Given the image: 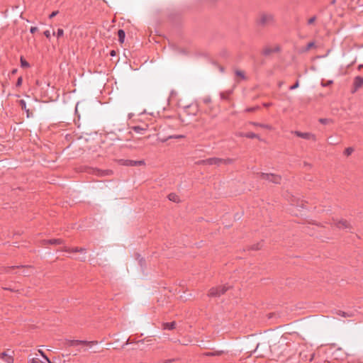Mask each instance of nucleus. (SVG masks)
<instances>
[{
    "label": "nucleus",
    "mask_w": 363,
    "mask_h": 363,
    "mask_svg": "<svg viewBox=\"0 0 363 363\" xmlns=\"http://www.w3.org/2000/svg\"><path fill=\"white\" fill-rule=\"evenodd\" d=\"M274 16L270 13H261L257 19V23L261 26H267L272 24Z\"/></svg>",
    "instance_id": "obj_1"
},
{
    "label": "nucleus",
    "mask_w": 363,
    "mask_h": 363,
    "mask_svg": "<svg viewBox=\"0 0 363 363\" xmlns=\"http://www.w3.org/2000/svg\"><path fill=\"white\" fill-rule=\"evenodd\" d=\"M259 178L262 179L268 180L274 184H279L281 182V177L279 175L274 174L259 173Z\"/></svg>",
    "instance_id": "obj_2"
},
{
    "label": "nucleus",
    "mask_w": 363,
    "mask_h": 363,
    "mask_svg": "<svg viewBox=\"0 0 363 363\" xmlns=\"http://www.w3.org/2000/svg\"><path fill=\"white\" fill-rule=\"evenodd\" d=\"M230 286H221L216 288L211 289L208 296L210 297H218L220 295L223 294L225 291L228 290Z\"/></svg>",
    "instance_id": "obj_3"
},
{
    "label": "nucleus",
    "mask_w": 363,
    "mask_h": 363,
    "mask_svg": "<svg viewBox=\"0 0 363 363\" xmlns=\"http://www.w3.org/2000/svg\"><path fill=\"white\" fill-rule=\"evenodd\" d=\"M233 160L231 159H220L217 157H212L209 158L206 160V163L208 164H216V165H220L221 164H229L231 163Z\"/></svg>",
    "instance_id": "obj_4"
},
{
    "label": "nucleus",
    "mask_w": 363,
    "mask_h": 363,
    "mask_svg": "<svg viewBox=\"0 0 363 363\" xmlns=\"http://www.w3.org/2000/svg\"><path fill=\"white\" fill-rule=\"evenodd\" d=\"M98 343L97 341H86V340H69L67 342V345L70 347H74L79 345H88L90 347L93 345H95Z\"/></svg>",
    "instance_id": "obj_5"
},
{
    "label": "nucleus",
    "mask_w": 363,
    "mask_h": 363,
    "mask_svg": "<svg viewBox=\"0 0 363 363\" xmlns=\"http://www.w3.org/2000/svg\"><path fill=\"white\" fill-rule=\"evenodd\" d=\"M120 164L124 166L133 167L145 165L144 160H121Z\"/></svg>",
    "instance_id": "obj_6"
},
{
    "label": "nucleus",
    "mask_w": 363,
    "mask_h": 363,
    "mask_svg": "<svg viewBox=\"0 0 363 363\" xmlns=\"http://www.w3.org/2000/svg\"><path fill=\"white\" fill-rule=\"evenodd\" d=\"M133 142H134V145L125 144L123 147H125L126 148L131 149V150H141L143 148L144 145L142 143L141 138H137V139L134 140Z\"/></svg>",
    "instance_id": "obj_7"
},
{
    "label": "nucleus",
    "mask_w": 363,
    "mask_h": 363,
    "mask_svg": "<svg viewBox=\"0 0 363 363\" xmlns=\"http://www.w3.org/2000/svg\"><path fill=\"white\" fill-rule=\"evenodd\" d=\"M291 133L296 136L306 140H312L313 141L316 140L315 135L311 133H303L298 130L292 131Z\"/></svg>",
    "instance_id": "obj_8"
},
{
    "label": "nucleus",
    "mask_w": 363,
    "mask_h": 363,
    "mask_svg": "<svg viewBox=\"0 0 363 363\" xmlns=\"http://www.w3.org/2000/svg\"><path fill=\"white\" fill-rule=\"evenodd\" d=\"M335 225L339 229H350L351 225L346 220H334Z\"/></svg>",
    "instance_id": "obj_9"
},
{
    "label": "nucleus",
    "mask_w": 363,
    "mask_h": 363,
    "mask_svg": "<svg viewBox=\"0 0 363 363\" xmlns=\"http://www.w3.org/2000/svg\"><path fill=\"white\" fill-rule=\"evenodd\" d=\"M65 251L67 252H80L81 254L85 255L86 253V249L85 248H79V247H74V248H69V247H65ZM81 261H84L86 259L85 255H83L82 257H80L78 258Z\"/></svg>",
    "instance_id": "obj_10"
},
{
    "label": "nucleus",
    "mask_w": 363,
    "mask_h": 363,
    "mask_svg": "<svg viewBox=\"0 0 363 363\" xmlns=\"http://www.w3.org/2000/svg\"><path fill=\"white\" fill-rule=\"evenodd\" d=\"M280 50L279 47L278 45H276L274 47H265L262 50V55L264 56H269L272 53L277 52Z\"/></svg>",
    "instance_id": "obj_11"
},
{
    "label": "nucleus",
    "mask_w": 363,
    "mask_h": 363,
    "mask_svg": "<svg viewBox=\"0 0 363 363\" xmlns=\"http://www.w3.org/2000/svg\"><path fill=\"white\" fill-rule=\"evenodd\" d=\"M13 358L12 356L8 354L6 352L0 354V363H13Z\"/></svg>",
    "instance_id": "obj_12"
},
{
    "label": "nucleus",
    "mask_w": 363,
    "mask_h": 363,
    "mask_svg": "<svg viewBox=\"0 0 363 363\" xmlns=\"http://www.w3.org/2000/svg\"><path fill=\"white\" fill-rule=\"evenodd\" d=\"M354 86L355 90L359 89L363 86V77L357 76L354 79Z\"/></svg>",
    "instance_id": "obj_13"
},
{
    "label": "nucleus",
    "mask_w": 363,
    "mask_h": 363,
    "mask_svg": "<svg viewBox=\"0 0 363 363\" xmlns=\"http://www.w3.org/2000/svg\"><path fill=\"white\" fill-rule=\"evenodd\" d=\"M147 125H145V127L135 125L132 127V130H134L136 133L143 134L147 130Z\"/></svg>",
    "instance_id": "obj_14"
},
{
    "label": "nucleus",
    "mask_w": 363,
    "mask_h": 363,
    "mask_svg": "<svg viewBox=\"0 0 363 363\" xmlns=\"http://www.w3.org/2000/svg\"><path fill=\"white\" fill-rule=\"evenodd\" d=\"M175 325L176 323L174 321L171 323H163V329L169 330H173L175 328Z\"/></svg>",
    "instance_id": "obj_15"
},
{
    "label": "nucleus",
    "mask_w": 363,
    "mask_h": 363,
    "mask_svg": "<svg viewBox=\"0 0 363 363\" xmlns=\"http://www.w3.org/2000/svg\"><path fill=\"white\" fill-rule=\"evenodd\" d=\"M250 124H252L255 126H258V127H261V128L269 129V130L272 129V126L268 124L259 123H256V122H250Z\"/></svg>",
    "instance_id": "obj_16"
},
{
    "label": "nucleus",
    "mask_w": 363,
    "mask_h": 363,
    "mask_svg": "<svg viewBox=\"0 0 363 363\" xmlns=\"http://www.w3.org/2000/svg\"><path fill=\"white\" fill-rule=\"evenodd\" d=\"M168 199H169V201H174V202H176V203H178L180 201L178 195H177L174 193L169 194L168 195Z\"/></svg>",
    "instance_id": "obj_17"
},
{
    "label": "nucleus",
    "mask_w": 363,
    "mask_h": 363,
    "mask_svg": "<svg viewBox=\"0 0 363 363\" xmlns=\"http://www.w3.org/2000/svg\"><path fill=\"white\" fill-rule=\"evenodd\" d=\"M240 136L246 137L248 138H258L259 139V136L254 133H240Z\"/></svg>",
    "instance_id": "obj_18"
},
{
    "label": "nucleus",
    "mask_w": 363,
    "mask_h": 363,
    "mask_svg": "<svg viewBox=\"0 0 363 363\" xmlns=\"http://www.w3.org/2000/svg\"><path fill=\"white\" fill-rule=\"evenodd\" d=\"M118 40L120 43H123L125 40V33L123 30L120 29L118 31Z\"/></svg>",
    "instance_id": "obj_19"
},
{
    "label": "nucleus",
    "mask_w": 363,
    "mask_h": 363,
    "mask_svg": "<svg viewBox=\"0 0 363 363\" xmlns=\"http://www.w3.org/2000/svg\"><path fill=\"white\" fill-rule=\"evenodd\" d=\"M45 360L47 362H43L39 358H32L31 359H30V363H51L47 357H45Z\"/></svg>",
    "instance_id": "obj_20"
},
{
    "label": "nucleus",
    "mask_w": 363,
    "mask_h": 363,
    "mask_svg": "<svg viewBox=\"0 0 363 363\" xmlns=\"http://www.w3.org/2000/svg\"><path fill=\"white\" fill-rule=\"evenodd\" d=\"M48 242L52 245H60L62 243V240L61 239H51L48 240Z\"/></svg>",
    "instance_id": "obj_21"
},
{
    "label": "nucleus",
    "mask_w": 363,
    "mask_h": 363,
    "mask_svg": "<svg viewBox=\"0 0 363 363\" xmlns=\"http://www.w3.org/2000/svg\"><path fill=\"white\" fill-rule=\"evenodd\" d=\"M328 142L330 145H335L339 143V140L335 138H333V137H330L328 139Z\"/></svg>",
    "instance_id": "obj_22"
},
{
    "label": "nucleus",
    "mask_w": 363,
    "mask_h": 363,
    "mask_svg": "<svg viewBox=\"0 0 363 363\" xmlns=\"http://www.w3.org/2000/svg\"><path fill=\"white\" fill-rule=\"evenodd\" d=\"M21 66L23 68H27L30 67L29 63L22 57H21Z\"/></svg>",
    "instance_id": "obj_23"
},
{
    "label": "nucleus",
    "mask_w": 363,
    "mask_h": 363,
    "mask_svg": "<svg viewBox=\"0 0 363 363\" xmlns=\"http://www.w3.org/2000/svg\"><path fill=\"white\" fill-rule=\"evenodd\" d=\"M19 103H20V106H21V108L23 110H25L27 113H28V110L27 109V107H26V102L22 99V100H20Z\"/></svg>",
    "instance_id": "obj_24"
},
{
    "label": "nucleus",
    "mask_w": 363,
    "mask_h": 363,
    "mask_svg": "<svg viewBox=\"0 0 363 363\" xmlns=\"http://www.w3.org/2000/svg\"><path fill=\"white\" fill-rule=\"evenodd\" d=\"M235 74H236V76L240 77L242 79H245V73L242 71L236 70Z\"/></svg>",
    "instance_id": "obj_25"
},
{
    "label": "nucleus",
    "mask_w": 363,
    "mask_h": 363,
    "mask_svg": "<svg viewBox=\"0 0 363 363\" xmlns=\"http://www.w3.org/2000/svg\"><path fill=\"white\" fill-rule=\"evenodd\" d=\"M337 314L340 315H342L343 317H350V316H352L351 313H347V312H344V311H339Z\"/></svg>",
    "instance_id": "obj_26"
},
{
    "label": "nucleus",
    "mask_w": 363,
    "mask_h": 363,
    "mask_svg": "<svg viewBox=\"0 0 363 363\" xmlns=\"http://www.w3.org/2000/svg\"><path fill=\"white\" fill-rule=\"evenodd\" d=\"M354 151V149L352 147H347L345 150V155L349 156Z\"/></svg>",
    "instance_id": "obj_27"
},
{
    "label": "nucleus",
    "mask_w": 363,
    "mask_h": 363,
    "mask_svg": "<svg viewBox=\"0 0 363 363\" xmlns=\"http://www.w3.org/2000/svg\"><path fill=\"white\" fill-rule=\"evenodd\" d=\"M184 138V135H169L168 137V138H174V139H181V138Z\"/></svg>",
    "instance_id": "obj_28"
},
{
    "label": "nucleus",
    "mask_w": 363,
    "mask_h": 363,
    "mask_svg": "<svg viewBox=\"0 0 363 363\" xmlns=\"http://www.w3.org/2000/svg\"><path fill=\"white\" fill-rule=\"evenodd\" d=\"M261 248V244L260 243H257L256 245H253L252 247H251V249L252 250H258Z\"/></svg>",
    "instance_id": "obj_29"
},
{
    "label": "nucleus",
    "mask_w": 363,
    "mask_h": 363,
    "mask_svg": "<svg viewBox=\"0 0 363 363\" xmlns=\"http://www.w3.org/2000/svg\"><path fill=\"white\" fill-rule=\"evenodd\" d=\"M330 121L328 118H320L319 122L322 124H328Z\"/></svg>",
    "instance_id": "obj_30"
},
{
    "label": "nucleus",
    "mask_w": 363,
    "mask_h": 363,
    "mask_svg": "<svg viewBox=\"0 0 363 363\" xmlns=\"http://www.w3.org/2000/svg\"><path fill=\"white\" fill-rule=\"evenodd\" d=\"M314 46L313 42H310L307 44L306 48L305 49V51L309 50L311 48H312Z\"/></svg>",
    "instance_id": "obj_31"
},
{
    "label": "nucleus",
    "mask_w": 363,
    "mask_h": 363,
    "mask_svg": "<svg viewBox=\"0 0 363 363\" xmlns=\"http://www.w3.org/2000/svg\"><path fill=\"white\" fill-rule=\"evenodd\" d=\"M316 20V17L315 16H313L311 18H310L308 20V25H311V24H313Z\"/></svg>",
    "instance_id": "obj_32"
},
{
    "label": "nucleus",
    "mask_w": 363,
    "mask_h": 363,
    "mask_svg": "<svg viewBox=\"0 0 363 363\" xmlns=\"http://www.w3.org/2000/svg\"><path fill=\"white\" fill-rule=\"evenodd\" d=\"M63 34H64V31H63V30H62V28H59V29L57 30V38H60V37L62 36V35H63Z\"/></svg>",
    "instance_id": "obj_33"
},
{
    "label": "nucleus",
    "mask_w": 363,
    "mask_h": 363,
    "mask_svg": "<svg viewBox=\"0 0 363 363\" xmlns=\"http://www.w3.org/2000/svg\"><path fill=\"white\" fill-rule=\"evenodd\" d=\"M298 86H299L298 81H296V82L294 85H292L291 86H290L289 89H290V90H294V89H295L298 88Z\"/></svg>",
    "instance_id": "obj_34"
},
{
    "label": "nucleus",
    "mask_w": 363,
    "mask_h": 363,
    "mask_svg": "<svg viewBox=\"0 0 363 363\" xmlns=\"http://www.w3.org/2000/svg\"><path fill=\"white\" fill-rule=\"evenodd\" d=\"M22 78L21 77H18V79H17V82H16V86H20L21 84H22Z\"/></svg>",
    "instance_id": "obj_35"
},
{
    "label": "nucleus",
    "mask_w": 363,
    "mask_h": 363,
    "mask_svg": "<svg viewBox=\"0 0 363 363\" xmlns=\"http://www.w3.org/2000/svg\"><path fill=\"white\" fill-rule=\"evenodd\" d=\"M300 357H301V359H303V360L307 359V355L305 354L303 352L300 353Z\"/></svg>",
    "instance_id": "obj_36"
},
{
    "label": "nucleus",
    "mask_w": 363,
    "mask_h": 363,
    "mask_svg": "<svg viewBox=\"0 0 363 363\" xmlns=\"http://www.w3.org/2000/svg\"><path fill=\"white\" fill-rule=\"evenodd\" d=\"M37 30H38V28L37 27H31L30 28V32L31 33H33V34L35 33Z\"/></svg>",
    "instance_id": "obj_37"
},
{
    "label": "nucleus",
    "mask_w": 363,
    "mask_h": 363,
    "mask_svg": "<svg viewBox=\"0 0 363 363\" xmlns=\"http://www.w3.org/2000/svg\"><path fill=\"white\" fill-rule=\"evenodd\" d=\"M57 13H58L57 11L52 12L51 14L49 16L50 18H52L55 17L57 14Z\"/></svg>",
    "instance_id": "obj_38"
},
{
    "label": "nucleus",
    "mask_w": 363,
    "mask_h": 363,
    "mask_svg": "<svg viewBox=\"0 0 363 363\" xmlns=\"http://www.w3.org/2000/svg\"><path fill=\"white\" fill-rule=\"evenodd\" d=\"M257 108V107H251V108H247V109H246V111H247V112L254 111H255Z\"/></svg>",
    "instance_id": "obj_39"
},
{
    "label": "nucleus",
    "mask_w": 363,
    "mask_h": 363,
    "mask_svg": "<svg viewBox=\"0 0 363 363\" xmlns=\"http://www.w3.org/2000/svg\"><path fill=\"white\" fill-rule=\"evenodd\" d=\"M44 35L47 37V38H50V30H45L44 32Z\"/></svg>",
    "instance_id": "obj_40"
},
{
    "label": "nucleus",
    "mask_w": 363,
    "mask_h": 363,
    "mask_svg": "<svg viewBox=\"0 0 363 363\" xmlns=\"http://www.w3.org/2000/svg\"><path fill=\"white\" fill-rule=\"evenodd\" d=\"M210 101H211V99L208 98V97H206V98L203 99V102L205 104H208Z\"/></svg>",
    "instance_id": "obj_41"
},
{
    "label": "nucleus",
    "mask_w": 363,
    "mask_h": 363,
    "mask_svg": "<svg viewBox=\"0 0 363 363\" xmlns=\"http://www.w3.org/2000/svg\"><path fill=\"white\" fill-rule=\"evenodd\" d=\"M314 355H315V354H314V353H311V354H310V358H309V359H308V360H309V362H311V361L313 359Z\"/></svg>",
    "instance_id": "obj_42"
},
{
    "label": "nucleus",
    "mask_w": 363,
    "mask_h": 363,
    "mask_svg": "<svg viewBox=\"0 0 363 363\" xmlns=\"http://www.w3.org/2000/svg\"><path fill=\"white\" fill-rule=\"evenodd\" d=\"M110 55H111V56H115V55H116V51H115V50H111V51L110 52Z\"/></svg>",
    "instance_id": "obj_43"
},
{
    "label": "nucleus",
    "mask_w": 363,
    "mask_h": 363,
    "mask_svg": "<svg viewBox=\"0 0 363 363\" xmlns=\"http://www.w3.org/2000/svg\"><path fill=\"white\" fill-rule=\"evenodd\" d=\"M14 268H18V269H23V266H16V267H11V269H14Z\"/></svg>",
    "instance_id": "obj_44"
},
{
    "label": "nucleus",
    "mask_w": 363,
    "mask_h": 363,
    "mask_svg": "<svg viewBox=\"0 0 363 363\" xmlns=\"http://www.w3.org/2000/svg\"><path fill=\"white\" fill-rule=\"evenodd\" d=\"M172 361H174V359H168V360H166L165 362H164L163 363H169V362H172Z\"/></svg>",
    "instance_id": "obj_45"
},
{
    "label": "nucleus",
    "mask_w": 363,
    "mask_h": 363,
    "mask_svg": "<svg viewBox=\"0 0 363 363\" xmlns=\"http://www.w3.org/2000/svg\"><path fill=\"white\" fill-rule=\"evenodd\" d=\"M206 354L213 356V355H215V353L209 352V353H207Z\"/></svg>",
    "instance_id": "obj_46"
},
{
    "label": "nucleus",
    "mask_w": 363,
    "mask_h": 363,
    "mask_svg": "<svg viewBox=\"0 0 363 363\" xmlns=\"http://www.w3.org/2000/svg\"><path fill=\"white\" fill-rule=\"evenodd\" d=\"M22 274H23L24 276L28 275L27 272H24V270L22 272Z\"/></svg>",
    "instance_id": "obj_47"
},
{
    "label": "nucleus",
    "mask_w": 363,
    "mask_h": 363,
    "mask_svg": "<svg viewBox=\"0 0 363 363\" xmlns=\"http://www.w3.org/2000/svg\"><path fill=\"white\" fill-rule=\"evenodd\" d=\"M269 105H270L269 104H264V106L265 107H268V106H269Z\"/></svg>",
    "instance_id": "obj_48"
},
{
    "label": "nucleus",
    "mask_w": 363,
    "mask_h": 363,
    "mask_svg": "<svg viewBox=\"0 0 363 363\" xmlns=\"http://www.w3.org/2000/svg\"><path fill=\"white\" fill-rule=\"evenodd\" d=\"M332 82H333L332 81H329V82H328V84H331Z\"/></svg>",
    "instance_id": "obj_49"
},
{
    "label": "nucleus",
    "mask_w": 363,
    "mask_h": 363,
    "mask_svg": "<svg viewBox=\"0 0 363 363\" xmlns=\"http://www.w3.org/2000/svg\"><path fill=\"white\" fill-rule=\"evenodd\" d=\"M109 172H111L110 171H106V174H108Z\"/></svg>",
    "instance_id": "obj_50"
},
{
    "label": "nucleus",
    "mask_w": 363,
    "mask_h": 363,
    "mask_svg": "<svg viewBox=\"0 0 363 363\" xmlns=\"http://www.w3.org/2000/svg\"><path fill=\"white\" fill-rule=\"evenodd\" d=\"M168 139H169V138H167L164 139V141H167V140H168Z\"/></svg>",
    "instance_id": "obj_51"
},
{
    "label": "nucleus",
    "mask_w": 363,
    "mask_h": 363,
    "mask_svg": "<svg viewBox=\"0 0 363 363\" xmlns=\"http://www.w3.org/2000/svg\"><path fill=\"white\" fill-rule=\"evenodd\" d=\"M168 139H169V138H167L164 139V141H167V140H168Z\"/></svg>",
    "instance_id": "obj_52"
}]
</instances>
